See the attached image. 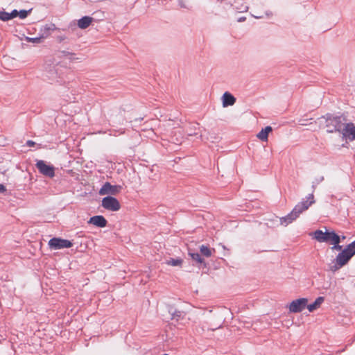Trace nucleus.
Returning a JSON list of instances; mask_svg holds the SVG:
<instances>
[{
	"instance_id": "obj_25",
	"label": "nucleus",
	"mask_w": 355,
	"mask_h": 355,
	"mask_svg": "<svg viewBox=\"0 0 355 355\" xmlns=\"http://www.w3.org/2000/svg\"><path fill=\"white\" fill-rule=\"evenodd\" d=\"M26 145L29 147H33L35 145V143L32 140H28L26 142Z\"/></svg>"
},
{
	"instance_id": "obj_22",
	"label": "nucleus",
	"mask_w": 355,
	"mask_h": 355,
	"mask_svg": "<svg viewBox=\"0 0 355 355\" xmlns=\"http://www.w3.org/2000/svg\"><path fill=\"white\" fill-rule=\"evenodd\" d=\"M32 9H30L28 10H21L19 12V17L20 19H25L27 17L28 14L31 12Z\"/></svg>"
},
{
	"instance_id": "obj_9",
	"label": "nucleus",
	"mask_w": 355,
	"mask_h": 355,
	"mask_svg": "<svg viewBox=\"0 0 355 355\" xmlns=\"http://www.w3.org/2000/svg\"><path fill=\"white\" fill-rule=\"evenodd\" d=\"M326 127L328 132H334L340 130L341 123L338 118H330L327 120Z\"/></svg>"
},
{
	"instance_id": "obj_11",
	"label": "nucleus",
	"mask_w": 355,
	"mask_h": 355,
	"mask_svg": "<svg viewBox=\"0 0 355 355\" xmlns=\"http://www.w3.org/2000/svg\"><path fill=\"white\" fill-rule=\"evenodd\" d=\"M88 223L99 227H104L107 223L106 219L103 216L91 217Z\"/></svg>"
},
{
	"instance_id": "obj_14",
	"label": "nucleus",
	"mask_w": 355,
	"mask_h": 355,
	"mask_svg": "<svg viewBox=\"0 0 355 355\" xmlns=\"http://www.w3.org/2000/svg\"><path fill=\"white\" fill-rule=\"evenodd\" d=\"M324 298L323 297H318L313 303L307 304L306 307L309 312H313L319 309L323 303Z\"/></svg>"
},
{
	"instance_id": "obj_27",
	"label": "nucleus",
	"mask_w": 355,
	"mask_h": 355,
	"mask_svg": "<svg viewBox=\"0 0 355 355\" xmlns=\"http://www.w3.org/2000/svg\"><path fill=\"white\" fill-rule=\"evenodd\" d=\"M341 239H343V240L345 239V236H343L342 237H340V240H341Z\"/></svg>"
},
{
	"instance_id": "obj_12",
	"label": "nucleus",
	"mask_w": 355,
	"mask_h": 355,
	"mask_svg": "<svg viewBox=\"0 0 355 355\" xmlns=\"http://www.w3.org/2000/svg\"><path fill=\"white\" fill-rule=\"evenodd\" d=\"M222 99L223 107L233 105L236 102V98L227 92L224 93Z\"/></svg>"
},
{
	"instance_id": "obj_19",
	"label": "nucleus",
	"mask_w": 355,
	"mask_h": 355,
	"mask_svg": "<svg viewBox=\"0 0 355 355\" xmlns=\"http://www.w3.org/2000/svg\"><path fill=\"white\" fill-rule=\"evenodd\" d=\"M44 38V36H40L37 37H26L25 40L28 42L31 43H35V44H40L42 42V40Z\"/></svg>"
},
{
	"instance_id": "obj_26",
	"label": "nucleus",
	"mask_w": 355,
	"mask_h": 355,
	"mask_svg": "<svg viewBox=\"0 0 355 355\" xmlns=\"http://www.w3.org/2000/svg\"><path fill=\"white\" fill-rule=\"evenodd\" d=\"M6 191V189L4 185L0 184V193H3Z\"/></svg>"
},
{
	"instance_id": "obj_3",
	"label": "nucleus",
	"mask_w": 355,
	"mask_h": 355,
	"mask_svg": "<svg viewBox=\"0 0 355 355\" xmlns=\"http://www.w3.org/2000/svg\"><path fill=\"white\" fill-rule=\"evenodd\" d=\"M313 238L318 242H324L329 244H337L340 243V236L335 233V232H325L318 230L313 232Z\"/></svg>"
},
{
	"instance_id": "obj_21",
	"label": "nucleus",
	"mask_w": 355,
	"mask_h": 355,
	"mask_svg": "<svg viewBox=\"0 0 355 355\" xmlns=\"http://www.w3.org/2000/svg\"><path fill=\"white\" fill-rule=\"evenodd\" d=\"M189 255L191 257V258L196 261L198 263H202L203 259L200 257V255L198 253H189Z\"/></svg>"
},
{
	"instance_id": "obj_18",
	"label": "nucleus",
	"mask_w": 355,
	"mask_h": 355,
	"mask_svg": "<svg viewBox=\"0 0 355 355\" xmlns=\"http://www.w3.org/2000/svg\"><path fill=\"white\" fill-rule=\"evenodd\" d=\"M200 251L204 256L207 257H209L212 254L211 249L203 245L200 246Z\"/></svg>"
},
{
	"instance_id": "obj_8",
	"label": "nucleus",
	"mask_w": 355,
	"mask_h": 355,
	"mask_svg": "<svg viewBox=\"0 0 355 355\" xmlns=\"http://www.w3.org/2000/svg\"><path fill=\"white\" fill-rule=\"evenodd\" d=\"M307 298H300L292 301L288 306L289 311L291 313L301 312L307 305Z\"/></svg>"
},
{
	"instance_id": "obj_13",
	"label": "nucleus",
	"mask_w": 355,
	"mask_h": 355,
	"mask_svg": "<svg viewBox=\"0 0 355 355\" xmlns=\"http://www.w3.org/2000/svg\"><path fill=\"white\" fill-rule=\"evenodd\" d=\"M93 21V18L91 17L85 16L82 17L78 21V26L81 29H85L90 26Z\"/></svg>"
},
{
	"instance_id": "obj_4",
	"label": "nucleus",
	"mask_w": 355,
	"mask_h": 355,
	"mask_svg": "<svg viewBox=\"0 0 355 355\" xmlns=\"http://www.w3.org/2000/svg\"><path fill=\"white\" fill-rule=\"evenodd\" d=\"M102 207L107 210L116 211L121 209L119 200L112 196H107L102 200Z\"/></svg>"
},
{
	"instance_id": "obj_29",
	"label": "nucleus",
	"mask_w": 355,
	"mask_h": 355,
	"mask_svg": "<svg viewBox=\"0 0 355 355\" xmlns=\"http://www.w3.org/2000/svg\"><path fill=\"white\" fill-rule=\"evenodd\" d=\"M164 355H168V354H164Z\"/></svg>"
},
{
	"instance_id": "obj_5",
	"label": "nucleus",
	"mask_w": 355,
	"mask_h": 355,
	"mask_svg": "<svg viewBox=\"0 0 355 355\" xmlns=\"http://www.w3.org/2000/svg\"><path fill=\"white\" fill-rule=\"evenodd\" d=\"M48 244L49 248L53 250L69 248L73 245L70 241L60 238H53L50 239Z\"/></svg>"
},
{
	"instance_id": "obj_17",
	"label": "nucleus",
	"mask_w": 355,
	"mask_h": 355,
	"mask_svg": "<svg viewBox=\"0 0 355 355\" xmlns=\"http://www.w3.org/2000/svg\"><path fill=\"white\" fill-rule=\"evenodd\" d=\"M166 264L171 266H182L183 260L180 258L173 259L171 258L166 261Z\"/></svg>"
},
{
	"instance_id": "obj_15",
	"label": "nucleus",
	"mask_w": 355,
	"mask_h": 355,
	"mask_svg": "<svg viewBox=\"0 0 355 355\" xmlns=\"http://www.w3.org/2000/svg\"><path fill=\"white\" fill-rule=\"evenodd\" d=\"M272 130L270 126H266L262 129L257 135V137L263 141H268V134Z\"/></svg>"
},
{
	"instance_id": "obj_24",
	"label": "nucleus",
	"mask_w": 355,
	"mask_h": 355,
	"mask_svg": "<svg viewBox=\"0 0 355 355\" xmlns=\"http://www.w3.org/2000/svg\"><path fill=\"white\" fill-rule=\"evenodd\" d=\"M340 243H338L337 244H332L333 246L331 248L332 250H341L342 246L339 245Z\"/></svg>"
},
{
	"instance_id": "obj_16",
	"label": "nucleus",
	"mask_w": 355,
	"mask_h": 355,
	"mask_svg": "<svg viewBox=\"0 0 355 355\" xmlns=\"http://www.w3.org/2000/svg\"><path fill=\"white\" fill-rule=\"evenodd\" d=\"M46 79L49 82H55L58 80V73L54 68L46 71L44 74Z\"/></svg>"
},
{
	"instance_id": "obj_28",
	"label": "nucleus",
	"mask_w": 355,
	"mask_h": 355,
	"mask_svg": "<svg viewBox=\"0 0 355 355\" xmlns=\"http://www.w3.org/2000/svg\"><path fill=\"white\" fill-rule=\"evenodd\" d=\"M243 20H244V18H243V19H239V21H243Z\"/></svg>"
},
{
	"instance_id": "obj_6",
	"label": "nucleus",
	"mask_w": 355,
	"mask_h": 355,
	"mask_svg": "<svg viewBox=\"0 0 355 355\" xmlns=\"http://www.w3.org/2000/svg\"><path fill=\"white\" fill-rule=\"evenodd\" d=\"M122 187L120 185H112L110 182H105L99 190L101 196L117 195L120 193Z\"/></svg>"
},
{
	"instance_id": "obj_10",
	"label": "nucleus",
	"mask_w": 355,
	"mask_h": 355,
	"mask_svg": "<svg viewBox=\"0 0 355 355\" xmlns=\"http://www.w3.org/2000/svg\"><path fill=\"white\" fill-rule=\"evenodd\" d=\"M343 137L348 139L351 141L355 139V125L349 123L345 124L344 128L342 130Z\"/></svg>"
},
{
	"instance_id": "obj_23",
	"label": "nucleus",
	"mask_w": 355,
	"mask_h": 355,
	"mask_svg": "<svg viewBox=\"0 0 355 355\" xmlns=\"http://www.w3.org/2000/svg\"><path fill=\"white\" fill-rule=\"evenodd\" d=\"M10 17H11V19H13V18H15L17 17H19V12L17 10H13L10 13Z\"/></svg>"
},
{
	"instance_id": "obj_7",
	"label": "nucleus",
	"mask_w": 355,
	"mask_h": 355,
	"mask_svg": "<svg viewBox=\"0 0 355 355\" xmlns=\"http://www.w3.org/2000/svg\"><path fill=\"white\" fill-rule=\"evenodd\" d=\"M36 167L39 171L45 176L53 178L55 175L54 167L46 164L43 160L37 161L36 163Z\"/></svg>"
},
{
	"instance_id": "obj_1",
	"label": "nucleus",
	"mask_w": 355,
	"mask_h": 355,
	"mask_svg": "<svg viewBox=\"0 0 355 355\" xmlns=\"http://www.w3.org/2000/svg\"><path fill=\"white\" fill-rule=\"evenodd\" d=\"M314 202L315 200L313 194H309L307 196L306 201H302L297 203L290 214H288L285 217L280 218L281 225L286 226L291 223L296 218H297L303 211L307 210L309 207Z\"/></svg>"
},
{
	"instance_id": "obj_2",
	"label": "nucleus",
	"mask_w": 355,
	"mask_h": 355,
	"mask_svg": "<svg viewBox=\"0 0 355 355\" xmlns=\"http://www.w3.org/2000/svg\"><path fill=\"white\" fill-rule=\"evenodd\" d=\"M355 254V241L343 250L336 258V263L331 266V270L335 272L346 265Z\"/></svg>"
},
{
	"instance_id": "obj_20",
	"label": "nucleus",
	"mask_w": 355,
	"mask_h": 355,
	"mask_svg": "<svg viewBox=\"0 0 355 355\" xmlns=\"http://www.w3.org/2000/svg\"><path fill=\"white\" fill-rule=\"evenodd\" d=\"M0 19L6 21L11 19L10 15L9 12L5 11L0 12Z\"/></svg>"
}]
</instances>
